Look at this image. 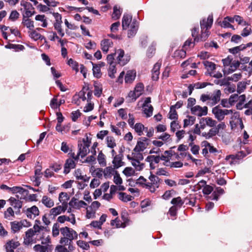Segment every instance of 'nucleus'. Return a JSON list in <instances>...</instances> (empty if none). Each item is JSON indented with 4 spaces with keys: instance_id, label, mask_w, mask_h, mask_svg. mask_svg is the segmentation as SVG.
I'll list each match as a JSON object with an SVG mask.
<instances>
[{
    "instance_id": "nucleus-35",
    "label": "nucleus",
    "mask_w": 252,
    "mask_h": 252,
    "mask_svg": "<svg viewBox=\"0 0 252 252\" xmlns=\"http://www.w3.org/2000/svg\"><path fill=\"white\" fill-rule=\"evenodd\" d=\"M130 161L131 164L137 171H141L143 169L144 165L143 163H141L139 160L134 158H130Z\"/></svg>"
},
{
    "instance_id": "nucleus-8",
    "label": "nucleus",
    "mask_w": 252,
    "mask_h": 252,
    "mask_svg": "<svg viewBox=\"0 0 252 252\" xmlns=\"http://www.w3.org/2000/svg\"><path fill=\"white\" fill-rule=\"evenodd\" d=\"M21 5L24 8L23 17H30L34 14V8L31 3L23 0L21 1Z\"/></svg>"
},
{
    "instance_id": "nucleus-54",
    "label": "nucleus",
    "mask_w": 252,
    "mask_h": 252,
    "mask_svg": "<svg viewBox=\"0 0 252 252\" xmlns=\"http://www.w3.org/2000/svg\"><path fill=\"white\" fill-rule=\"evenodd\" d=\"M69 196L67 193L62 192L60 193L59 199L60 202L63 204V202H65L67 203V201L69 199Z\"/></svg>"
},
{
    "instance_id": "nucleus-51",
    "label": "nucleus",
    "mask_w": 252,
    "mask_h": 252,
    "mask_svg": "<svg viewBox=\"0 0 252 252\" xmlns=\"http://www.w3.org/2000/svg\"><path fill=\"white\" fill-rule=\"evenodd\" d=\"M171 203L176 207H181L184 203V201L182 200L180 197L174 198L171 201Z\"/></svg>"
},
{
    "instance_id": "nucleus-33",
    "label": "nucleus",
    "mask_w": 252,
    "mask_h": 252,
    "mask_svg": "<svg viewBox=\"0 0 252 252\" xmlns=\"http://www.w3.org/2000/svg\"><path fill=\"white\" fill-rule=\"evenodd\" d=\"M35 19L36 21L41 23L38 24L39 26H41L44 28L47 26V20L44 15H37L35 16Z\"/></svg>"
},
{
    "instance_id": "nucleus-25",
    "label": "nucleus",
    "mask_w": 252,
    "mask_h": 252,
    "mask_svg": "<svg viewBox=\"0 0 252 252\" xmlns=\"http://www.w3.org/2000/svg\"><path fill=\"white\" fill-rule=\"evenodd\" d=\"M33 250L35 252H51L53 250V247L36 244L33 247Z\"/></svg>"
},
{
    "instance_id": "nucleus-30",
    "label": "nucleus",
    "mask_w": 252,
    "mask_h": 252,
    "mask_svg": "<svg viewBox=\"0 0 252 252\" xmlns=\"http://www.w3.org/2000/svg\"><path fill=\"white\" fill-rule=\"evenodd\" d=\"M38 240H41V244L43 246H52L51 244V240L49 235H48L47 237H45L43 233L39 236Z\"/></svg>"
},
{
    "instance_id": "nucleus-47",
    "label": "nucleus",
    "mask_w": 252,
    "mask_h": 252,
    "mask_svg": "<svg viewBox=\"0 0 252 252\" xmlns=\"http://www.w3.org/2000/svg\"><path fill=\"white\" fill-rule=\"evenodd\" d=\"M195 120V118L194 117L190 116H187V118L184 120V127L192 125Z\"/></svg>"
},
{
    "instance_id": "nucleus-10",
    "label": "nucleus",
    "mask_w": 252,
    "mask_h": 252,
    "mask_svg": "<svg viewBox=\"0 0 252 252\" xmlns=\"http://www.w3.org/2000/svg\"><path fill=\"white\" fill-rule=\"evenodd\" d=\"M68 204L65 202H63L62 205L58 206L56 207L53 208L50 210V215L51 216H57L62 213H64L67 208Z\"/></svg>"
},
{
    "instance_id": "nucleus-31",
    "label": "nucleus",
    "mask_w": 252,
    "mask_h": 252,
    "mask_svg": "<svg viewBox=\"0 0 252 252\" xmlns=\"http://www.w3.org/2000/svg\"><path fill=\"white\" fill-rule=\"evenodd\" d=\"M230 124L232 129L237 128L242 130L244 127L242 120L241 118L236 121L230 122Z\"/></svg>"
},
{
    "instance_id": "nucleus-42",
    "label": "nucleus",
    "mask_w": 252,
    "mask_h": 252,
    "mask_svg": "<svg viewBox=\"0 0 252 252\" xmlns=\"http://www.w3.org/2000/svg\"><path fill=\"white\" fill-rule=\"evenodd\" d=\"M106 142L107 147L111 149H114L116 147L115 139L112 136H107L106 138Z\"/></svg>"
},
{
    "instance_id": "nucleus-44",
    "label": "nucleus",
    "mask_w": 252,
    "mask_h": 252,
    "mask_svg": "<svg viewBox=\"0 0 252 252\" xmlns=\"http://www.w3.org/2000/svg\"><path fill=\"white\" fill-rule=\"evenodd\" d=\"M92 64L93 66V74L94 76L97 78H99L101 76V73L100 71V66L98 65H94V64L92 62Z\"/></svg>"
},
{
    "instance_id": "nucleus-17",
    "label": "nucleus",
    "mask_w": 252,
    "mask_h": 252,
    "mask_svg": "<svg viewBox=\"0 0 252 252\" xmlns=\"http://www.w3.org/2000/svg\"><path fill=\"white\" fill-rule=\"evenodd\" d=\"M57 220L61 223H64L65 221H69L72 224H75L76 223L75 215L73 214H71L69 216H66L65 215L59 216L57 219Z\"/></svg>"
},
{
    "instance_id": "nucleus-7",
    "label": "nucleus",
    "mask_w": 252,
    "mask_h": 252,
    "mask_svg": "<svg viewBox=\"0 0 252 252\" xmlns=\"http://www.w3.org/2000/svg\"><path fill=\"white\" fill-rule=\"evenodd\" d=\"M149 140L146 137L140 138L137 142L136 145L134 148V152H141L146 149Z\"/></svg>"
},
{
    "instance_id": "nucleus-59",
    "label": "nucleus",
    "mask_w": 252,
    "mask_h": 252,
    "mask_svg": "<svg viewBox=\"0 0 252 252\" xmlns=\"http://www.w3.org/2000/svg\"><path fill=\"white\" fill-rule=\"evenodd\" d=\"M242 77V74L241 73H235L232 75L231 76H229L227 77L228 81H238L240 80Z\"/></svg>"
},
{
    "instance_id": "nucleus-14",
    "label": "nucleus",
    "mask_w": 252,
    "mask_h": 252,
    "mask_svg": "<svg viewBox=\"0 0 252 252\" xmlns=\"http://www.w3.org/2000/svg\"><path fill=\"white\" fill-rule=\"evenodd\" d=\"M69 206L75 209H80L87 205V203L83 200H78L73 197L69 202Z\"/></svg>"
},
{
    "instance_id": "nucleus-50",
    "label": "nucleus",
    "mask_w": 252,
    "mask_h": 252,
    "mask_svg": "<svg viewBox=\"0 0 252 252\" xmlns=\"http://www.w3.org/2000/svg\"><path fill=\"white\" fill-rule=\"evenodd\" d=\"M30 36L34 40H37L38 39L42 40L44 36L41 35L40 33H38L36 31L32 30L30 33Z\"/></svg>"
},
{
    "instance_id": "nucleus-64",
    "label": "nucleus",
    "mask_w": 252,
    "mask_h": 252,
    "mask_svg": "<svg viewBox=\"0 0 252 252\" xmlns=\"http://www.w3.org/2000/svg\"><path fill=\"white\" fill-rule=\"evenodd\" d=\"M100 206V203L97 201H93L91 205L88 207L90 209L96 212V211L99 208Z\"/></svg>"
},
{
    "instance_id": "nucleus-52",
    "label": "nucleus",
    "mask_w": 252,
    "mask_h": 252,
    "mask_svg": "<svg viewBox=\"0 0 252 252\" xmlns=\"http://www.w3.org/2000/svg\"><path fill=\"white\" fill-rule=\"evenodd\" d=\"M144 90V85L142 83H138L135 87L134 91L137 93V96L141 95Z\"/></svg>"
},
{
    "instance_id": "nucleus-45",
    "label": "nucleus",
    "mask_w": 252,
    "mask_h": 252,
    "mask_svg": "<svg viewBox=\"0 0 252 252\" xmlns=\"http://www.w3.org/2000/svg\"><path fill=\"white\" fill-rule=\"evenodd\" d=\"M60 231L61 232V228L60 227V225L58 223H55L52 227V235L53 237H56L59 236L60 234Z\"/></svg>"
},
{
    "instance_id": "nucleus-29",
    "label": "nucleus",
    "mask_w": 252,
    "mask_h": 252,
    "mask_svg": "<svg viewBox=\"0 0 252 252\" xmlns=\"http://www.w3.org/2000/svg\"><path fill=\"white\" fill-rule=\"evenodd\" d=\"M89 146L87 143H84L83 145H79V151L78 156L83 158L89 152Z\"/></svg>"
},
{
    "instance_id": "nucleus-5",
    "label": "nucleus",
    "mask_w": 252,
    "mask_h": 252,
    "mask_svg": "<svg viewBox=\"0 0 252 252\" xmlns=\"http://www.w3.org/2000/svg\"><path fill=\"white\" fill-rule=\"evenodd\" d=\"M212 113L214 115L215 118L220 122L224 119L225 116L232 113V110L222 109L219 106H217L212 109Z\"/></svg>"
},
{
    "instance_id": "nucleus-19",
    "label": "nucleus",
    "mask_w": 252,
    "mask_h": 252,
    "mask_svg": "<svg viewBox=\"0 0 252 252\" xmlns=\"http://www.w3.org/2000/svg\"><path fill=\"white\" fill-rule=\"evenodd\" d=\"M129 27L130 29L128 31L127 35L130 38L134 36L136 33L138 28V24L137 21L133 20Z\"/></svg>"
},
{
    "instance_id": "nucleus-53",
    "label": "nucleus",
    "mask_w": 252,
    "mask_h": 252,
    "mask_svg": "<svg viewBox=\"0 0 252 252\" xmlns=\"http://www.w3.org/2000/svg\"><path fill=\"white\" fill-rule=\"evenodd\" d=\"M168 118L171 120H176L178 119V114L173 107H170V110L168 114Z\"/></svg>"
},
{
    "instance_id": "nucleus-55",
    "label": "nucleus",
    "mask_w": 252,
    "mask_h": 252,
    "mask_svg": "<svg viewBox=\"0 0 252 252\" xmlns=\"http://www.w3.org/2000/svg\"><path fill=\"white\" fill-rule=\"evenodd\" d=\"M77 245L83 250H88L90 248V245L88 243L82 240L77 241Z\"/></svg>"
},
{
    "instance_id": "nucleus-9",
    "label": "nucleus",
    "mask_w": 252,
    "mask_h": 252,
    "mask_svg": "<svg viewBox=\"0 0 252 252\" xmlns=\"http://www.w3.org/2000/svg\"><path fill=\"white\" fill-rule=\"evenodd\" d=\"M150 103V97H147L142 104L143 112L147 117H150L153 115V108Z\"/></svg>"
},
{
    "instance_id": "nucleus-27",
    "label": "nucleus",
    "mask_w": 252,
    "mask_h": 252,
    "mask_svg": "<svg viewBox=\"0 0 252 252\" xmlns=\"http://www.w3.org/2000/svg\"><path fill=\"white\" fill-rule=\"evenodd\" d=\"M202 123H205V124L207 126L211 127L216 126L217 124V122L216 120L213 119L212 118L208 117L201 119L200 123L201 124Z\"/></svg>"
},
{
    "instance_id": "nucleus-63",
    "label": "nucleus",
    "mask_w": 252,
    "mask_h": 252,
    "mask_svg": "<svg viewBox=\"0 0 252 252\" xmlns=\"http://www.w3.org/2000/svg\"><path fill=\"white\" fill-rule=\"evenodd\" d=\"M240 65V63L238 61H234L230 63V68L228 73L234 71Z\"/></svg>"
},
{
    "instance_id": "nucleus-6",
    "label": "nucleus",
    "mask_w": 252,
    "mask_h": 252,
    "mask_svg": "<svg viewBox=\"0 0 252 252\" xmlns=\"http://www.w3.org/2000/svg\"><path fill=\"white\" fill-rule=\"evenodd\" d=\"M53 16L55 19V22L54 23V28L57 31L59 34L63 37L64 36V33L62 28V16L58 13H54Z\"/></svg>"
},
{
    "instance_id": "nucleus-34",
    "label": "nucleus",
    "mask_w": 252,
    "mask_h": 252,
    "mask_svg": "<svg viewBox=\"0 0 252 252\" xmlns=\"http://www.w3.org/2000/svg\"><path fill=\"white\" fill-rule=\"evenodd\" d=\"M132 128H133L135 131L137 133L139 136H141L143 134V131L145 130V127L144 126L140 123H136L134 126H133Z\"/></svg>"
},
{
    "instance_id": "nucleus-21",
    "label": "nucleus",
    "mask_w": 252,
    "mask_h": 252,
    "mask_svg": "<svg viewBox=\"0 0 252 252\" xmlns=\"http://www.w3.org/2000/svg\"><path fill=\"white\" fill-rule=\"evenodd\" d=\"M122 218L123 219L124 222H121L118 218H116L115 220H111V225L116 228L125 227L126 225L127 220H128L125 218L124 216H122Z\"/></svg>"
},
{
    "instance_id": "nucleus-61",
    "label": "nucleus",
    "mask_w": 252,
    "mask_h": 252,
    "mask_svg": "<svg viewBox=\"0 0 252 252\" xmlns=\"http://www.w3.org/2000/svg\"><path fill=\"white\" fill-rule=\"evenodd\" d=\"M41 222L38 220H36L34 222V224H33V226L32 227V229L35 230V227H37V231L41 233V232L45 229V227L43 226L40 225Z\"/></svg>"
},
{
    "instance_id": "nucleus-1",
    "label": "nucleus",
    "mask_w": 252,
    "mask_h": 252,
    "mask_svg": "<svg viewBox=\"0 0 252 252\" xmlns=\"http://www.w3.org/2000/svg\"><path fill=\"white\" fill-rule=\"evenodd\" d=\"M146 161L150 163L151 169L153 170L150 171V175L148 177L149 182L146 184V188L148 189L151 192H154L156 191L154 185L157 184L158 179V170L156 169L158 165V156H149L146 158Z\"/></svg>"
},
{
    "instance_id": "nucleus-37",
    "label": "nucleus",
    "mask_w": 252,
    "mask_h": 252,
    "mask_svg": "<svg viewBox=\"0 0 252 252\" xmlns=\"http://www.w3.org/2000/svg\"><path fill=\"white\" fill-rule=\"evenodd\" d=\"M29 18L23 17L22 24L29 30H32L34 28L33 22Z\"/></svg>"
},
{
    "instance_id": "nucleus-40",
    "label": "nucleus",
    "mask_w": 252,
    "mask_h": 252,
    "mask_svg": "<svg viewBox=\"0 0 252 252\" xmlns=\"http://www.w3.org/2000/svg\"><path fill=\"white\" fill-rule=\"evenodd\" d=\"M4 218L11 220L15 217L14 212L11 207H8L4 213Z\"/></svg>"
},
{
    "instance_id": "nucleus-39",
    "label": "nucleus",
    "mask_w": 252,
    "mask_h": 252,
    "mask_svg": "<svg viewBox=\"0 0 252 252\" xmlns=\"http://www.w3.org/2000/svg\"><path fill=\"white\" fill-rule=\"evenodd\" d=\"M11 228L13 233L19 232L22 229L21 225L19 221H14L10 222Z\"/></svg>"
},
{
    "instance_id": "nucleus-20",
    "label": "nucleus",
    "mask_w": 252,
    "mask_h": 252,
    "mask_svg": "<svg viewBox=\"0 0 252 252\" xmlns=\"http://www.w3.org/2000/svg\"><path fill=\"white\" fill-rule=\"evenodd\" d=\"M113 44V43L110 39H104L101 41V49L103 52L107 53L109 48L112 47Z\"/></svg>"
},
{
    "instance_id": "nucleus-28",
    "label": "nucleus",
    "mask_w": 252,
    "mask_h": 252,
    "mask_svg": "<svg viewBox=\"0 0 252 252\" xmlns=\"http://www.w3.org/2000/svg\"><path fill=\"white\" fill-rule=\"evenodd\" d=\"M42 203L47 208H51L54 205V202L52 199L47 195L43 196L41 199Z\"/></svg>"
},
{
    "instance_id": "nucleus-41",
    "label": "nucleus",
    "mask_w": 252,
    "mask_h": 252,
    "mask_svg": "<svg viewBox=\"0 0 252 252\" xmlns=\"http://www.w3.org/2000/svg\"><path fill=\"white\" fill-rule=\"evenodd\" d=\"M97 161L101 166L104 167L106 165L105 156L100 151L97 156Z\"/></svg>"
},
{
    "instance_id": "nucleus-49",
    "label": "nucleus",
    "mask_w": 252,
    "mask_h": 252,
    "mask_svg": "<svg viewBox=\"0 0 252 252\" xmlns=\"http://www.w3.org/2000/svg\"><path fill=\"white\" fill-rule=\"evenodd\" d=\"M121 13L122 11L121 9L116 5L113 8V12L112 15V17L114 20H117L120 18Z\"/></svg>"
},
{
    "instance_id": "nucleus-26",
    "label": "nucleus",
    "mask_w": 252,
    "mask_h": 252,
    "mask_svg": "<svg viewBox=\"0 0 252 252\" xmlns=\"http://www.w3.org/2000/svg\"><path fill=\"white\" fill-rule=\"evenodd\" d=\"M220 95H221V92L219 90H216L213 94L211 95H210V100L211 101V104L212 105H215L217 104L220 99Z\"/></svg>"
},
{
    "instance_id": "nucleus-16",
    "label": "nucleus",
    "mask_w": 252,
    "mask_h": 252,
    "mask_svg": "<svg viewBox=\"0 0 252 252\" xmlns=\"http://www.w3.org/2000/svg\"><path fill=\"white\" fill-rule=\"evenodd\" d=\"M77 158H69L66 160L64 164V173L67 174L69 172L71 169L75 168L76 166L75 160H77Z\"/></svg>"
},
{
    "instance_id": "nucleus-4",
    "label": "nucleus",
    "mask_w": 252,
    "mask_h": 252,
    "mask_svg": "<svg viewBox=\"0 0 252 252\" xmlns=\"http://www.w3.org/2000/svg\"><path fill=\"white\" fill-rule=\"evenodd\" d=\"M37 227H35V230L32 228L29 229L24 236V243L26 245H29L36 242V239L34 238V236H37L40 234V232L37 231Z\"/></svg>"
},
{
    "instance_id": "nucleus-23",
    "label": "nucleus",
    "mask_w": 252,
    "mask_h": 252,
    "mask_svg": "<svg viewBox=\"0 0 252 252\" xmlns=\"http://www.w3.org/2000/svg\"><path fill=\"white\" fill-rule=\"evenodd\" d=\"M132 22V16L128 14H125L122 19L123 29L126 30L127 28H129V26Z\"/></svg>"
},
{
    "instance_id": "nucleus-56",
    "label": "nucleus",
    "mask_w": 252,
    "mask_h": 252,
    "mask_svg": "<svg viewBox=\"0 0 252 252\" xmlns=\"http://www.w3.org/2000/svg\"><path fill=\"white\" fill-rule=\"evenodd\" d=\"M68 64L73 69L75 70L76 72L79 71V65L77 62L73 61L72 59H70L67 62Z\"/></svg>"
},
{
    "instance_id": "nucleus-38",
    "label": "nucleus",
    "mask_w": 252,
    "mask_h": 252,
    "mask_svg": "<svg viewBox=\"0 0 252 252\" xmlns=\"http://www.w3.org/2000/svg\"><path fill=\"white\" fill-rule=\"evenodd\" d=\"M244 26L246 27L242 30L241 35L243 37H247L252 33V26L248 22L247 25Z\"/></svg>"
},
{
    "instance_id": "nucleus-32",
    "label": "nucleus",
    "mask_w": 252,
    "mask_h": 252,
    "mask_svg": "<svg viewBox=\"0 0 252 252\" xmlns=\"http://www.w3.org/2000/svg\"><path fill=\"white\" fill-rule=\"evenodd\" d=\"M156 41L153 42L149 45L147 51V56L148 58H152L155 54L156 51Z\"/></svg>"
},
{
    "instance_id": "nucleus-36",
    "label": "nucleus",
    "mask_w": 252,
    "mask_h": 252,
    "mask_svg": "<svg viewBox=\"0 0 252 252\" xmlns=\"http://www.w3.org/2000/svg\"><path fill=\"white\" fill-rule=\"evenodd\" d=\"M118 198L124 202H127L131 201L133 197L125 192H119L118 194Z\"/></svg>"
},
{
    "instance_id": "nucleus-43",
    "label": "nucleus",
    "mask_w": 252,
    "mask_h": 252,
    "mask_svg": "<svg viewBox=\"0 0 252 252\" xmlns=\"http://www.w3.org/2000/svg\"><path fill=\"white\" fill-rule=\"evenodd\" d=\"M250 84V81L239 82L237 84V92L240 94L241 93L245 90L247 85Z\"/></svg>"
},
{
    "instance_id": "nucleus-48",
    "label": "nucleus",
    "mask_w": 252,
    "mask_h": 252,
    "mask_svg": "<svg viewBox=\"0 0 252 252\" xmlns=\"http://www.w3.org/2000/svg\"><path fill=\"white\" fill-rule=\"evenodd\" d=\"M204 65L208 71L213 72L216 69V64L211 62H203Z\"/></svg>"
},
{
    "instance_id": "nucleus-12",
    "label": "nucleus",
    "mask_w": 252,
    "mask_h": 252,
    "mask_svg": "<svg viewBox=\"0 0 252 252\" xmlns=\"http://www.w3.org/2000/svg\"><path fill=\"white\" fill-rule=\"evenodd\" d=\"M192 114L201 117L206 115L208 112V108L206 106L201 107L199 105H196L191 108Z\"/></svg>"
},
{
    "instance_id": "nucleus-46",
    "label": "nucleus",
    "mask_w": 252,
    "mask_h": 252,
    "mask_svg": "<svg viewBox=\"0 0 252 252\" xmlns=\"http://www.w3.org/2000/svg\"><path fill=\"white\" fill-rule=\"evenodd\" d=\"M10 190L13 193H19L21 194L24 195L25 193H26L28 191L27 190L23 189V188L21 187H13L12 188H11L10 189Z\"/></svg>"
},
{
    "instance_id": "nucleus-57",
    "label": "nucleus",
    "mask_w": 252,
    "mask_h": 252,
    "mask_svg": "<svg viewBox=\"0 0 252 252\" xmlns=\"http://www.w3.org/2000/svg\"><path fill=\"white\" fill-rule=\"evenodd\" d=\"M114 167L111 166L107 167L104 171V174L105 176H110L111 175H113L114 173L116 172L114 170Z\"/></svg>"
},
{
    "instance_id": "nucleus-24",
    "label": "nucleus",
    "mask_w": 252,
    "mask_h": 252,
    "mask_svg": "<svg viewBox=\"0 0 252 252\" xmlns=\"http://www.w3.org/2000/svg\"><path fill=\"white\" fill-rule=\"evenodd\" d=\"M20 246V243L15 240L8 241L4 245L6 250H14Z\"/></svg>"
},
{
    "instance_id": "nucleus-13",
    "label": "nucleus",
    "mask_w": 252,
    "mask_h": 252,
    "mask_svg": "<svg viewBox=\"0 0 252 252\" xmlns=\"http://www.w3.org/2000/svg\"><path fill=\"white\" fill-rule=\"evenodd\" d=\"M25 214L27 218L31 219H34L39 214V210L36 206H32L30 208H28L25 211Z\"/></svg>"
},
{
    "instance_id": "nucleus-2",
    "label": "nucleus",
    "mask_w": 252,
    "mask_h": 252,
    "mask_svg": "<svg viewBox=\"0 0 252 252\" xmlns=\"http://www.w3.org/2000/svg\"><path fill=\"white\" fill-rule=\"evenodd\" d=\"M61 233L63 237L60 240L61 245H67L69 242H72L73 240L76 239L78 237L77 232L72 228L67 226L61 228Z\"/></svg>"
},
{
    "instance_id": "nucleus-3",
    "label": "nucleus",
    "mask_w": 252,
    "mask_h": 252,
    "mask_svg": "<svg viewBox=\"0 0 252 252\" xmlns=\"http://www.w3.org/2000/svg\"><path fill=\"white\" fill-rule=\"evenodd\" d=\"M213 22L212 15H209L207 19H203L200 21V27L201 29V34L200 36L202 40H205L209 35V32L208 29L212 26Z\"/></svg>"
},
{
    "instance_id": "nucleus-60",
    "label": "nucleus",
    "mask_w": 252,
    "mask_h": 252,
    "mask_svg": "<svg viewBox=\"0 0 252 252\" xmlns=\"http://www.w3.org/2000/svg\"><path fill=\"white\" fill-rule=\"evenodd\" d=\"M245 49V46L242 44L239 46L235 47L229 49V52L232 54H236L239 51L243 50Z\"/></svg>"
},
{
    "instance_id": "nucleus-58",
    "label": "nucleus",
    "mask_w": 252,
    "mask_h": 252,
    "mask_svg": "<svg viewBox=\"0 0 252 252\" xmlns=\"http://www.w3.org/2000/svg\"><path fill=\"white\" fill-rule=\"evenodd\" d=\"M214 83L220 86H227L229 84L227 77L220 80H215Z\"/></svg>"
},
{
    "instance_id": "nucleus-15",
    "label": "nucleus",
    "mask_w": 252,
    "mask_h": 252,
    "mask_svg": "<svg viewBox=\"0 0 252 252\" xmlns=\"http://www.w3.org/2000/svg\"><path fill=\"white\" fill-rule=\"evenodd\" d=\"M123 155L121 152L118 155L115 156L113 158L112 164L114 168L117 169L124 165L125 163L123 161Z\"/></svg>"
},
{
    "instance_id": "nucleus-62",
    "label": "nucleus",
    "mask_w": 252,
    "mask_h": 252,
    "mask_svg": "<svg viewBox=\"0 0 252 252\" xmlns=\"http://www.w3.org/2000/svg\"><path fill=\"white\" fill-rule=\"evenodd\" d=\"M134 173V170L132 167H126L123 171V173L127 177L132 176Z\"/></svg>"
},
{
    "instance_id": "nucleus-11",
    "label": "nucleus",
    "mask_w": 252,
    "mask_h": 252,
    "mask_svg": "<svg viewBox=\"0 0 252 252\" xmlns=\"http://www.w3.org/2000/svg\"><path fill=\"white\" fill-rule=\"evenodd\" d=\"M114 54H118L117 61L121 65H125L129 61L128 57L125 56V52L122 49L117 50Z\"/></svg>"
},
{
    "instance_id": "nucleus-22",
    "label": "nucleus",
    "mask_w": 252,
    "mask_h": 252,
    "mask_svg": "<svg viewBox=\"0 0 252 252\" xmlns=\"http://www.w3.org/2000/svg\"><path fill=\"white\" fill-rule=\"evenodd\" d=\"M136 72L135 70H128L125 76V82L127 84H131L135 80L136 77Z\"/></svg>"
},
{
    "instance_id": "nucleus-18",
    "label": "nucleus",
    "mask_w": 252,
    "mask_h": 252,
    "mask_svg": "<svg viewBox=\"0 0 252 252\" xmlns=\"http://www.w3.org/2000/svg\"><path fill=\"white\" fill-rule=\"evenodd\" d=\"M8 201H9L10 205L13 206L15 210L17 209L18 212L19 213L20 209L22 207V201L13 197H11Z\"/></svg>"
}]
</instances>
